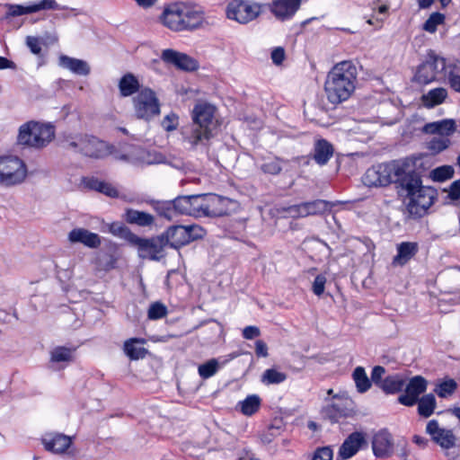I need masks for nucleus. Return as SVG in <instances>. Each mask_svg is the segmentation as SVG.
Listing matches in <instances>:
<instances>
[{
  "label": "nucleus",
  "mask_w": 460,
  "mask_h": 460,
  "mask_svg": "<svg viewBox=\"0 0 460 460\" xmlns=\"http://www.w3.org/2000/svg\"><path fill=\"white\" fill-rule=\"evenodd\" d=\"M395 185L398 193L409 199L406 210L413 218L425 216L436 199V190L422 185L420 174L410 159L395 167Z\"/></svg>",
  "instance_id": "1"
},
{
  "label": "nucleus",
  "mask_w": 460,
  "mask_h": 460,
  "mask_svg": "<svg viewBox=\"0 0 460 460\" xmlns=\"http://www.w3.org/2000/svg\"><path fill=\"white\" fill-rule=\"evenodd\" d=\"M357 78L358 70L352 61L336 64L328 73L324 83L328 101L332 104L347 101L355 91Z\"/></svg>",
  "instance_id": "2"
},
{
  "label": "nucleus",
  "mask_w": 460,
  "mask_h": 460,
  "mask_svg": "<svg viewBox=\"0 0 460 460\" xmlns=\"http://www.w3.org/2000/svg\"><path fill=\"white\" fill-rule=\"evenodd\" d=\"M160 20L172 31H192L202 28L206 22L202 7L185 3H173L164 7Z\"/></svg>",
  "instance_id": "3"
},
{
  "label": "nucleus",
  "mask_w": 460,
  "mask_h": 460,
  "mask_svg": "<svg viewBox=\"0 0 460 460\" xmlns=\"http://www.w3.org/2000/svg\"><path fill=\"white\" fill-rule=\"evenodd\" d=\"M215 108L208 103L195 105L192 111V123L181 130L183 139L191 148L207 145L213 137Z\"/></svg>",
  "instance_id": "4"
},
{
  "label": "nucleus",
  "mask_w": 460,
  "mask_h": 460,
  "mask_svg": "<svg viewBox=\"0 0 460 460\" xmlns=\"http://www.w3.org/2000/svg\"><path fill=\"white\" fill-rule=\"evenodd\" d=\"M55 136L54 127L30 121L20 127L18 144L34 148H42L51 142Z\"/></svg>",
  "instance_id": "5"
},
{
  "label": "nucleus",
  "mask_w": 460,
  "mask_h": 460,
  "mask_svg": "<svg viewBox=\"0 0 460 460\" xmlns=\"http://www.w3.org/2000/svg\"><path fill=\"white\" fill-rule=\"evenodd\" d=\"M450 68H452V66L447 65L444 58L438 56L434 51L430 50L427 54L426 60L418 66L414 79L421 84L447 79Z\"/></svg>",
  "instance_id": "6"
},
{
  "label": "nucleus",
  "mask_w": 460,
  "mask_h": 460,
  "mask_svg": "<svg viewBox=\"0 0 460 460\" xmlns=\"http://www.w3.org/2000/svg\"><path fill=\"white\" fill-rule=\"evenodd\" d=\"M163 234L167 240L168 246L179 249L192 241L201 239L205 230L198 225H175L169 226Z\"/></svg>",
  "instance_id": "7"
},
{
  "label": "nucleus",
  "mask_w": 460,
  "mask_h": 460,
  "mask_svg": "<svg viewBox=\"0 0 460 460\" xmlns=\"http://www.w3.org/2000/svg\"><path fill=\"white\" fill-rule=\"evenodd\" d=\"M132 101L137 119L149 121L160 114V102L156 93L150 88H142Z\"/></svg>",
  "instance_id": "8"
},
{
  "label": "nucleus",
  "mask_w": 460,
  "mask_h": 460,
  "mask_svg": "<svg viewBox=\"0 0 460 460\" xmlns=\"http://www.w3.org/2000/svg\"><path fill=\"white\" fill-rule=\"evenodd\" d=\"M263 7L265 4L249 0H232L226 6V16L239 23L246 24L255 20L261 13Z\"/></svg>",
  "instance_id": "9"
},
{
  "label": "nucleus",
  "mask_w": 460,
  "mask_h": 460,
  "mask_svg": "<svg viewBox=\"0 0 460 460\" xmlns=\"http://www.w3.org/2000/svg\"><path fill=\"white\" fill-rule=\"evenodd\" d=\"M403 161L394 162L391 164H378L367 170L363 176V182L368 187L386 186L391 182L395 184V167Z\"/></svg>",
  "instance_id": "10"
},
{
  "label": "nucleus",
  "mask_w": 460,
  "mask_h": 460,
  "mask_svg": "<svg viewBox=\"0 0 460 460\" xmlns=\"http://www.w3.org/2000/svg\"><path fill=\"white\" fill-rule=\"evenodd\" d=\"M351 405L352 401L349 398L347 393H339L333 395V402L324 406L321 413L324 419L332 423H337L341 419L352 415Z\"/></svg>",
  "instance_id": "11"
},
{
  "label": "nucleus",
  "mask_w": 460,
  "mask_h": 460,
  "mask_svg": "<svg viewBox=\"0 0 460 460\" xmlns=\"http://www.w3.org/2000/svg\"><path fill=\"white\" fill-rule=\"evenodd\" d=\"M3 173H4L5 186L19 184L26 177V165L16 156H3Z\"/></svg>",
  "instance_id": "12"
},
{
  "label": "nucleus",
  "mask_w": 460,
  "mask_h": 460,
  "mask_svg": "<svg viewBox=\"0 0 460 460\" xmlns=\"http://www.w3.org/2000/svg\"><path fill=\"white\" fill-rule=\"evenodd\" d=\"M113 146L91 135H84L80 153L85 156L102 159L111 155Z\"/></svg>",
  "instance_id": "13"
},
{
  "label": "nucleus",
  "mask_w": 460,
  "mask_h": 460,
  "mask_svg": "<svg viewBox=\"0 0 460 460\" xmlns=\"http://www.w3.org/2000/svg\"><path fill=\"white\" fill-rule=\"evenodd\" d=\"M426 389L427 380L421 376H416L410 379L405 387V393L398 397V402L409 407L413 406Z\"/></svg>",
  "instance_id": "14"
},
{
  "label": "nucleus",
  "mask_w": 460,
  "mask_h": 460,
  "mask_svg": "<svg viewBox=\"0 0 460 460\" xmlns=\"http://www.w3.org/2000/svg\"><path fill=\"white\" fill-rule=\"evenodd\" d=\"M161 58L165 63L173 65L184 71H195L199 67V63L196 59L185 53L172 49H164L162 52Z\"/></svg>",
  "instance_id": "15"
},
{
  "label": "nucleus",
  "mask_w": 460,
  "mask_h": 460,
  "mask_svg": "<svg viewBox=\"0 0 460 460\" xmlns=\"http://www.w3.org/2000/svg\"><path fill=\"white\" fill-rule=\"evenodd\" d=\"M207 217H224L230 214L234 200L213 193H207Z\"/></svg>",
  "instance_id": "16"
},
{
  "label": "nucleus",
  "mask_w": 460,
  "mask_h": 460,
  "mask_svg": "<svg viewBox=\"0 0 460 460\" xmlns=\"http://www.w3.org/2000/svg\"><path fill=\"white\" fill-rule=\"evenodd\" d=\"M426 431L432 438V440L441 447L448 449L455 446L456 438L450 429H440L436 420L428 422Z\"/></svg>",
  "instance_id": "17"
},
{
  "label": "nucleus",
  "mask_w": 460,
  "mask_h": 460,
  "mask_svg": "<svg viewBox=\"0 0 460 460\" xmlns=\"http://www.w3.org/2000/svg\"><path fill=\"white\" fill-rule=\"evenodd\" d=\"M67 239L71 243H82L91 249H96L102 243L99 234L81 227L71 230L68 233Z\"/></svg>",
  "instance_id": "18"
},
{
  "label": "nucleus",
  "mask_w": 460,
  "mask_h": 460,
  "mask_svg": "<svg viewBox=\"0 0 460 460\" xmlns=\"http://www.w3.org/2000/svg\"><path fill=\"white\" fill-rule=\"evenodd\" d=\"M301 0H274L271 4H265L268 6L276 18L286 20L292 17L298 10Z\"/></svg>",
  "instance_id": "19"
},
{
  "label": "nucleus",
  "mask_w": 460,
  "mask_h": 460,
  "mask_svg": "<svg viewBox=\"0 0 460 460\" xmlns=\"http://www.w3.org/2000/svg\"><path fill=\"white\" fill-rule=\"evenodd\" d=\"M392 435L383 429L377 432L372 440V448L376 456L380 458L389 457L393 453Z\"/></svg>",
  "instance_id": "20"
},
{
  "label": "nucleus",
  "mask_w": 460,
  "mask_h": 460,
  "mask_svg": "<svg viewBox=\"0 0 460 460\" xmlns=\"http://www.w3.org/2000/svg\"><path fill=\"white\" fill-rule=\"evenodd\" d=\"M166 246H168L167 240L161 234L155 237L146 238L141 252H145L150 260L159 261L164 257V251Z\"/></svg>",
  "instance_id": "21"
},
{
  "label": "nucleus",
  "mask_w": 460,
  "mask_h": 460,
  "mask_svg": "<svg viewBox=\"0 0 460 460\" xmlns=\"http://www.w3.org/2000/svg\"><path fill=\"white\" fill-rule=\"evenodd\" d=\"M365 443L366 440L361 432L356 431L351 433L341 444L338 453V459L341 458V460H344L350 458Z\"/></svg>",
  "instance_id": "22"
},
{
  "label": "nucleus",
  "mask_w": 460,
  "mask_h": 460,
  "mask_svg": "<svg viewBox=\"0 0 460 460\" xmlns=\"http://www.w3.org/2000/svg\"><path fill=\"white\" fill-rule=\"evenodd\" d=\"M419 251V245L414 242H402L397 245V254L393 259V265L403 266L411 258H413Z\"/></svg>",
  "instance_id": "23"
},
{
  "label": "nucleus",
  "mask_w": 460,
  "mask_h": 460,
  "mask_svg": "<svg viewBox=\"0 0 460 460\" xmlns=\"http://www.w3.org/2000/svg\"><path fill=\"white\" fill-rule=\"evenodd\" d=\"M58 65L78 75H88L91 71V68L86 61L70 58L66 55L59 57Z\"/></svg>",
  "instance_id": "24"
},
{
  "label": "nucleus",
  "mask_w": 460,
  "mask_h": 460,
  "mask_svg": "<svg viewBox=\"0 0 460 460\" xmlns=\"http://www.w3.org/2000/svg\"><path fill=\"white\" fill-rule=\"evenodd\" d=\"M45 448L55 454L64 453L71 445L70 437L64 434H55L50 438L42 439Z\"/></svg>",
  "instance_id": "25"
},
{
  "label": "nucleus",
  "mask_w": 460,
  "mask_h": 460,
  "mask_svg": "<svg viewBox=\"0 0 460 460\" xmlns=\"http://www.w3.org/2000/svg\"><path fill=\"white\" fill-rule=\"evenodd\" d=\"M423 131L429 134H438V137H447L456 131V121L447 119L428 123L424 126Z\"/></svg>",
  "instance_id": "26"
},
{
  "label": "nucleus",
  "mask_w": 460,
  "mask_h": 460,
  "mask_svg": "<svg viewBox=\"0 0 460 460\" xmlns=\"http://www.w3.org/2000/svg\"><path fill=\"white\" fill-rule=\"evenodd\" d=\"M124 218L128 224L137 225L142 227L151 226L155 223V217L153 215L133 208L126 209Z\"/></svg>",
  "instance_id": "27"
},
{
  "label": "nucleus",
  "mask_w": 460,
  "mask_h": 460,
  "mask_svg": "<svg viewBox=\"0 0 460 460\" xmlns=\"http://www.w3.org/2000/svg\"><path fill=\"white\" fill-rule=\"evenodd\" d=\"M145 340L142 338H131L127 340L123 345L124 353L131 359L137 360L144 358L147 354V349L138 345H143Z\"/></svg>",
  "instance_id": "28"
},
{
  "label": "nucleus",
  "mask_w": 460,
  "mask_h": 460,
  "mask_svg": "<svg viewBox=\"0 0 460 460\" xmlns=\"http://www.w3.org/2000/svg\"><path fill=\"white\" fill-rule=\"evenodd\" d=\"M333 155V146L325 139L315 142L314 148V159L320 164L324 165Z\"/></svg>",
  "instance_id": "29"
},
{
  "label": "nucleus",
  "mask_w": 460,
  "mask_h": 460,
  "mask_svg": "<svg viewBox=\"0 0 460 460\" xmlns=\"http://www.w3.org/2000/svg\"><path fill=\"white\" fill-rule=\"evenodd\" d=\"M84 183L88 189L103 193L108 197L116 198L119 196V191L112 184L97 178H87L84 180Z\"/></svg>",
  "instance_id": "30"
},
{
  "label": "nucleus",
  "mask_w": 460,
  "mask_h": 460,
  "mask_svg": "<svg viewBox=\"0 0 460 460\" xmlns=\"http://www.w3.org/2000/svg\"><path fill=\"white\" fill-rule=\"evenodd\" d=\"M329 209V203L323 199L302 202L300 215L303 217L308 216L321 215Z\"/></svg>",
  "instance_id": "31"
},
{
  "label": "nucleus",
  "mask_w": 460,
  "mask_h": 460,
  "mask_svg": "<svg viewBox=\"0 0 460 460\" xmlns=\"http://www.w3.org/2000/svg\"><path fill=\"white\" fill-rule=\"evenodd\" d=\"M139 82L137 78L131 73L123 75L119 82V89L120 95L123 97L131 96L137 93L139 90Z\"/></svg>",
  "instance_id": "32"
},
{
  "label": "nucleus",
  "mask_w": 460,
  "mask_h": 460,
  "mask_svg": "<svg viewBox=\"0 0 460 460\" xmlns=\"http://www.w3.org/2000/svg\"><path fill=\"white\" fill-rule=\"evenodd\" d=\"M405 385V379L400 375L387 376L380 384V388L387 394L401 392Z\"/></svg>",
  "instance_id": "33"
},
{
  "label": "nucleus",
  "mask_w": 460,
  "mask_h": 460,
  "mask_svg": "<svg viewBox=\"0 0 460 460\" xmlns=\"http://www.w3.org/2000/svg\"><path fill=\"white\" fill-rule=\"evenodd\" d=\"M137 164H165L166 157L160 152L148 151L141 147H137Z\"/></svg>",
  "instance_id": "34"
},
{
  "label": "nucleus",
  "mask_w": 460,
  "mask_h": 460,
  "mask_svg": "<svg viewBox=\"0 0 460 460\" xmlns=\"http://www.w3.org/2000/svg\"><path fill=\"white\" fill-rule=\"evenodd\" d=\"M447 96V91L445 88L438 87L430 90L427 94L422 96V102L424 106L432 108L436 105L441 104Z\"/></svg>",
  "instance_id": "35"
},
{
  "label": "nucleus",
  "mask_w": 460,
  "mask_h": 460,
  "mask_svg": "<svg viewBox=\"0 0 460 460\" xmlns=\"http://www.w3.org/2000/svg\"><path fill=\"white\" fill-rule=\"evenodd\" d=\"M418 403V413L424 418H429L434 412L436 408V399L432 394H428L419 398Z\"/></svg>",
  "instance_id": "36"
},
{
  "label": "nucleus",
  "mask_w": 460,
  "mask_h": 460,
  "mask_svg": "<svg viewBox=\"0 0 460 460\" xmlns=\"http://www.w3.org/2000/svg\"><path fill=\"white\" fill-rule=\"evenodd\" d=\"M352 377L358 393H366L371 387V381L367 377L364 367H357L353 371Z\"/></svg>",
  "instance_id": "37"
},
{
  "label": "nucleus",
  "mask_w": 460,
  "mask_h": 460,
  "mask_svg": "<svg viewBox=\"0 0 460 460\" xmlns=\"http://www.w3.org/2000/svg\"><path fill=\"white\" fill-rule=\"evenodd\" d=\"M260 405L261 399L256 394L249 395L243 401L239 402L241 412L247 416H251L258 411Z\"/></svg>",
  "instance_id": "38"
},
{
  "label": "nucleus",
  "mask_w": 460,
  "mask_h": 460,
  "mask_svg": "<svg viewBox=\"0 0 460 460\" xmlns=\"http://www.w3.org/2000/svg\"><path fill=\"white\" fill-rule=\"evenodd\" d=\"M207 194L191 195L192 217H207Z\"/></svg>",
  "instance_id": "39"
},
{
  "label": "nucleus",
  "mask_w": 460,
  "mask_h": 460,
  "mask_svg": "<svg viewBox=\"0 0 460 460\" xmlns=\"http://www.w3.org/2000/svg\"><path fill=\"white\" fill-rule=\"evenodd\" d=\"M172 206L176 213L192 217L191 195L177 197L172 200Z\"/></svg>",
  "instance_id": "40"
},
{
  "label": "nucleus",
  "mask_w": 460,
  "mask_h": 460,
  "mask_svg": "<svg viewBox=\"0 0 460 460\" xmlns=\"http://www.w3.org/2000/svg\"><path fill=\"white\" fill-rule=\"evenodd\" d=\"M455 170L451 165H442L431 171L430 176L434 181L442 182L453 178Z\"/></svg>",
  "instance_id": "41"
},
{
  "label": "nucleus",
  "mask_w": 460,
  "mask_h": 460,
  "mask_svg": "<svg viewBox=\"0 0 460 460\" xmlns=\"http://www.w3.org/2000/svg\"><path fill=\"white\" fill-rule=\"evenodd\" d=\"M74 351V349L57 347L51 351V361L58 363L72 361Z\"/></svg>",
  "instance_id": "42"
},
{
  "label": "nucleus",
  "mask_w": 460,
  "mask_h": 460,
  "mask_svg": "<svg viewBox=\"0 0 460 460\" xmlns=\"http://www.w3.org/2000/svg\"><path fill=\"white\" fill-rule=\"evenodd\" d=\"M286 378L287 375L285 373L279 372L274 368H270L263 373L261 381L268 385L280 384L284 382Z\"/></svg>",
  "instance_id": "43"
},
{
  "label": "nucleus",
  "mask_w": 460,
  "mask_h": 460,
  "mask_svg": "<svg viewBox=\"0 0 460 460\" xmlns=\"http://www.w3.org/2000/svg\"><path fill=\"white\" fill-rule=\"evenodd\" d=\"M445 21V15L438 12L433 13L429 15L427 21L423 24V30L433 33L437 31L439 24H442Z\"/></svg>",
  "instance_id": "44"
},
{
  "label": "nucleus",
  "mask_w": 460,
  "mask_h": 460,
  "mask_svg": "<svg viewBox=\"0 0 460 460\" xmlns=\"http://www.w3.org/2000/svg\"><path fill=\"white\" fill-rule=\"evenodd\" d=\"M282 163H287V161L279 157H275L273 160L263 163L261 169L264 173L277 175L282 170Z\"/></svg>",
  "instance_id": "45"
},
{
  "label": "nucleus",
  "mask_w": 460,
  "mask_h": 460,
  "mask_svg": "<svg viewBox=\"0 0 460 460\" xmlns=\"http://www.w3.org/2000/svg\"><path fill=\"white\" fill-rule=\"evenodd\" d=\"M450 140L448 137H434L429 143L428 148L435 153H440L447 149L450 145Z\"/></svg>",
  "instance_id": "46"
},
{
  "label": "nucleus",
  "mask_w": 460,
  "mask_h": 460,
  "mask_svg": "<svg viewBox=\"0 0 460 460\" xmlns=\"http://www.w3.org/2000/svg\"><path fill=\"white\" fill-rule=\"evenodd\" d=\"M217 360L212 358L199 367V374L202 378L207 379L214 376L217 373Z\"/></svg>",
  "instance_id": "47"
},
{
  "label": "nucleus",
  "mask_w": 460,
  "mask_h": 460,
  "mask_svg": "<svg viewBox=\"0 0 460 460\" xmlns=\"http://www.w3.org/2000/svg\"><path fill=\"white\" fill-rule=\"evenodd\" d=\"M456 387V382L453 379H448L438 385L435 391L439 397L446 398L453 394Z\"/></svg>",
  "instance_id": "48"
},
{
  "label": "nucleus",
  "mask_w": 460,
  "mask_h": 460,
  "mask_svg": "<svg viewBox=\"0 0 460 460\" xmlns=\"http://www.w3.org/2000/svg\"><path fill=\"white\" fill-rule=\"evenodd\" d=\"M167 314V307L160 303L155 302L149 306L147 316L150 320H158Z\"/></svg>",
  "instance_id": "49"
},
{
  "label": "nucleus",
  "mask_w": 460,
  "mask_h": 460,
  "mask_svg": "<svg viewBox=\"0 0 460 460\" xmlns=\"http://www.w3.org/2000/svg\"><path fill=\"white\" fill-rule=\"evenodd\" d=\"M5 7L7 8L6 17H15L33 13L31 11V4L24 6L21 4H5Z\"/></svg>",
  "instance_id": "50"
},
{
  "label": "nucleus",
  "mask_w": 460,
  "mask_h": 460,
  "mask_svg": "<svg viewBox=\"0 0 460 460\" xmlns=\"http://www.w3.org/2000/svg\"><path fill=\"white\" fill-rule=\"evenodd\" d=\"M155 208L160 216L168 220H172L174 213H176L172 206V201L157 202Z\"/></svg>",
  "instance_id": "51"
},
{
  "label": "nucleus",
  "mask_w": 460,
  "mask_h": 460,
  "mask_svg": "<svg viewBox=\"0 0 460 460\" xmlns=\"http://www.w3.org/2000/svg\"><path fill=\"white\" fill-rule=\"evenodd\" d=\"M41 10H61V8L55 0H40V2L31 4V11L33 13H37Z\"/></svg>",
  "instance_id": "52"
},
{
  "label": "nucleus",
  "mask_w": 460,
  "mask_h": 460,
  "mask_svg": "<svg viewBox=\"0 0 460 460\" xmlns=\"http://www.w3.org/2000/svg\"><path fill=\"white\" fill-rule=\"evenodd\" d=\"M116 258L111 254H104L97 259V265L103 270H110L116 267Z\"/></svg>",
  "instance_id": "53"
},
{
  "label": "nucleus",
  "mask_w": 460,
  "mask_h": 460,
  "mask_svg": "<svg viewBox=\"0 0 460 460\" xmlns=\"http://www.w3.org/2000/svg\"><path fill=\"white\" fill-rule=\"evenodd\" d=\"M312 460H332V450L330 447H319L315 450Z\"/></svg>",
  "instance_id": "54"
},
{
  "label": "nucleus",
  "mask_w": 460,
  "mask_h": 460,
  "mask_svg": "<svg viewBox=\"0 0 460 460\" xmlns=\"http://www.w3.org/2000/svg\"><path fill=\"white\" fill-rule=\"evenodd\" d=\"M178 125V116L175 113L166 115L163 121L162 126L166 131L174 130Z\"/></svg>",
  "instance_id": "55"
},
{
  "label": "nucleus",
  "mask_w": 460,
  "mask_h": 460,
  "mask_svg": "<svg viewBox=\"0 0 460 460\" xmlns=\"http://www.w3.org/2000/svg\"><path fill=\"white\" fill-rule=\"evenodd\" d=\"M114 158L118 161H123V162L130 163L133 164H137V147H133L127 154H115Z\"/></svg>",
  "instance_id": "56"
},
{
  "label": "nucleus",
  "mask_w": 460,
  "mask_h": 460,
  "mask_svg": "<svg viewBox=\"0 0 460 460\" xmlns=\"http://www.w3.org/2000/svg\"><path fill=\"white\" fill-rule=\"evenodd\" d=\"M445 191H447V199H449L451 201H456L460 199V179L453 181L448 190H445Z\"/></svg>",
  "instance_id": "57"
},
{
  "label": "nucleus",
  "mask_w": 460,
  "mask_h": 460,
  "mask_svg": "<svg viewBox=\"0 0 460 460\" xmlns=\"http://www.w3.org/2000/svg\"><path fill=\"white\" fill-rule=\"evenodd\" d=\"M455 66H452L448 72L447 82L449 86L456 93H460V75L454 73Z\"/></svg>",
  "instance_id": "58"
},
{
  "label": "nucleus",
  "mask_w": 460,
  "mask_h": 460,
  "mask_svg": "<svg viewBox=\"0 0 460 460\" xmlns=\"http://www.w3.org/2000/svg\"><path fill=\"white\" fill-rule=\"evenodd\" d=\"M26 45L33 54L40 55L41 53V42L39 38L28 36L26 38Z\"/></svg>",
  "instance_id": "59"
},
{
  "label": "nucleus",
  "mask_w": 460,
  "mask_h": 460,
  "mask_svg": "<svg viewBox=\"0 0 460 460\" xmlns=\"http://www.w3.org/2000/svg\"><path fill=\"white\" fill-rule=\"evenodd\" d=\"M326 278L323 275H317L313 283V292L316 296H321L324 291Z\"/></svg>",
  "instance_id": "60"
},
{
  "label": "nucleus",
  "mask_w": 460,
  "mask_h": 460,
  "mask_svg": "<svg viewBox=\"0 0 460 460\" xmlns=\"http://www.w3.org/2000/svg\"><path fill=\"white\" fill-rule=\"evenodd\" d=\"M270 58L275 65H281L286 58L285 49L282 47H277L273 49L271 51Z\"/></svg>",
  "instance_id": "61"
},
{
  "label": "nucleus",
  "mask_w": 460,
  "mask_h": 460,
  "mask_svg": "<svg viewBox=\"0 0 460 460\" xmlns=\"http://www.w3.org/2000/svg\"><path fill=\"white\" fill-rule=\"evenodd\" d=\"M125 239L129 243L133 244L134 246H137L138 248V251L141 252L146 238L139 237L138 235H137L136 234L132 233L129 230Z\"/></svg>",
  "instance_id": "62"
},
{
  "label": "nucleus",
  "mask_w": 460,
  "mask_h": 460,
  "mask_svg": "<svg viewBox=\"0 0 460 460\" xmlns=\"http://www.w3.org/2000/svg\"><path fill=\"white\" fill-rule=\"evenodd\" d=\"M385 373V369L384 367L381 366H376L372 369L371 373V380L374 382L375 385H378L380 387L381 382L384 380L382 379L384 374Z\"/></svg>",
  "instance_id": "63"
},
{
  "label": "nucleus",
  "mask_w": 460,
  "mask_h": 460,
  "mask_svg": "<svg viewBox=\"0 0 460 460\" xmlns=\"http://www.w3.org/2000/svg\"><path fill=\"white\" fill-rule=\"evenodd\" d=\"M110 231L113 234H116V235L125 238L126 235L128 234L129 229L126 226H124L120 223H112L110 226Z\"/></svg>",
  "instance_id": "64"
}]
</instances>
